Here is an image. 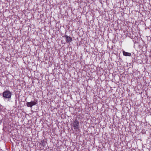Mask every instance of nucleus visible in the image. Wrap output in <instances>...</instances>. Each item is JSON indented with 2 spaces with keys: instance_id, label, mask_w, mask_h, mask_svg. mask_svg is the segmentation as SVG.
Listing matches in <instances>:
<instances>
[{
  "instance_id": "f257e3e1",
  "label": "nucleus",
  "mask_w": 151,
  "mask_h": 151,
  "mask_svg": "<svg viewBox=\"0 0 151 151\" xmlns=\"http://www.w3.org/2000/svg\"><path fill=\"white\" fill-rule=\"evenodd\" d=\"M12 96V93L9 90H6L3 93V96L5 99H10Z\"/></svg>"
},
{
  "instance_id": "f03ea898",
  "label": "nucleus",
  "mask_w": 151,
  "mask_h": 151,
  "mask_svg": "<svg viewBox=\"0 0 151 151\" xmlns=\"http://www.w3.org/2000/svg\"><path fill=\"white\" fill-rule=\"evenodd\" d=\"M79 122L77 119H76L72 123V126L74 129H78L79 128Z\"/></svg>"
},
{
  "instance_id": "7ed1b4c3",
  "label": "nucleus",
  "mask_w": 151,
  "mask_h": 151,
  "mask_svg": "<svg viewBox=\"0 0 151 151\" xmlns=\"http://www.w3.org/2000/svg\"><path fill=\"white\" fill-rule=\"evenodd\" d=\"M37 103L35 101H31L27 103V107L31 108L33 106L36 105Z\"/></svg>"
},
{
  "instance_id": "20e7f679",
  "label": "nucleus",
  "mask_w": 151,
  "mask_h": 151,
  "mask_svg": "<svg viewBox=\"0 0 151 151\" xmlns=\"http://www.w3.org/2000/svg\"><path fill=\"white\" fill-rule=\"evenodd\" d=\"M66 38V41L67 43L70 42L72 41V38L67 35H65V36Z\"/></svg>"
},
{
  "instance_id": "39448f33",
  "label": "nucleus",
  "mask_w": 151,
  "mask_h": 151,
  "mask_svg": "<svg viewBox=\"0 0 151 151\" xmlns=\"http://www.w3.org/2000/svg\"><path fill=\"white\" fill-rule=\"evenodd\" d=\"M122 52L123 55L125 56H131V54L130 53L126 52L124 50L122 51Z\"/></svg>"
}]
</instances>
